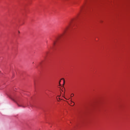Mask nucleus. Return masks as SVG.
<instances>
[{"label":"nucleus","instance_id":"obj_1","mask_svg":"<svg viewBox=\"0 0 130 130\" xmlns=\"http://www.w3.org/2000/svg\"><path fill=\"white\" fill-rule=\"evenodd\" d=\"M58 41H59V38H56L55 40H54L53 42V46H56V45H57Z\"/></svg>","mask_w":130,"mask_h":130},{"label":"nucleus","instance_id":"obj_2","mask_svg":"<svg viewBox=\"0 0 130 130\" xmlns=\"http://www.w3.org/2000/svg\"><path fill=\"white\" fill-rule=\"evenodd\" d=\"M13 100V101H14V102H16V104H17L18 106H19V107H23V108L26 107V106H23V105H22V104H20V105L19 104V103H18V102H16L15 100Z\"/></svg>","mask_w":130,"mask_h":130},{"label":"nucleus","instance_id":"obj_3","mask_svg":"<svg viewBox=\"0 0 130 130\" xmlns=\"http://www.w3.org/2000/svg\"><path fill=\"white\" fill-rule=\"evenodd\" d=\"M71 102H73V103L74 104V105H73V106H74V105H75V103L73 101H72V99H71Z\"/></svg>","mask_w":130,"mask_h":130},{"label":"nucleus","instance_id":"obj_4","mask_svg":"<svg viewBox=\"0 0 130 130\" xmlns=\"http://www.w3.org/2000/svg\"><path fill=\"white\" fill-rule=\"evenodd\" d=\"M71 97H74V94L73 93L71 94Z\"/></svg>","mask_w":130,"mask_h":130},{"label":"nucleus","instance_id":"obj_5","mask_svg":"<svg viewBox=\"0 0 130 130\" xmlns=\"http://www.w3.org/2000/svg\"><path fill=\"white\" fill-rule=\"evenodd\" d=\"M61 80H63V83H64V79L62 78V79H61Z\"/></svg>","mask_w":130,"mask_h":130},{"label":"nucleus","instance_id":"obj_6","mask_svg":"<svg viewBox=\"0 0 130 130\" xmlns=\"http://www.w3.org/2000/svg\"><path fill=\"white\" fill-rule=\"evenodd\" d=\"M18 33H20V31H18Z\"/></svg>","mask_w":130,"mask_h":130},{"label":"nucleus","instance_id":"obj_7","mask_svg":"<svg viewBox=\"0 0 130 130\" xmlns=\"http://www.w3.org/2000/svg\"><path fill=\"white\" fill-rule=\"evenodd\" d=\"M66 29L64 30V31H66Z\"/></svg>","mask_w":130,"mask_h":130}]
</instances>
